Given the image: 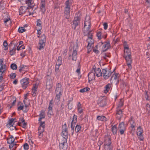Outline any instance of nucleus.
Listing matches in <instances>:
<instances>
[{"label": "nucleus", "instance_id": "c756f323", "mask_svg": "<svg viewBox=\"0 0 150 150\" xmlns=\"http://www.w3.org/2000/svg\"><path fill=\"white\" fill-rule=\"evenodd\" d=\"M130 55H131L130 49L124 50V54L123 56H130Z\"/></svg>", "mask_w": 150, "mask_h": 150}, {"label": "nucleus", "instance_id": "052dcab7", "mask_svg": "<svg viewBox=\"0 0 150 150\" xmlns=\"http://www.w3.org/2000/svg\"><path fill=\"white\" fill-rule=\"evenodd\" d=\"M123 103L122 101L120 100V102H119V104H118V106L117 108H118V109H119L120 108H121L123 105Z\"/></svg>", "mask_w": 150, "mask_h": 150}, {"label": "nucleus", "instance_id": "e2e57ef3", "mask_svg": "<svg viewBox=\"0 0 150 150\" xmlns=\"http://www.w3.org/2000/svg\"><path fill=\"white\" fill-rule=\"evenodd\" d=\"M105 150H112V147L111 146H105Z\"/></svg>", "mask_w": 150, "mask_h": 150}, {"label": "nucleus", "instance_id": "6ab92c4d", "mask_svg": "<svg viewBox=\"0 0 150 150\" xmlns=\"http://www.w3.org/2000/svg\"><path fill=\"white\" fill-rule=\"evenodd\" d=\"M62 134L63 138L67 139L68 135V129H66V128L62 129Z\"/></svg>", "mask_w": 150, "mask_h": 150}, {"label": "nucleus", "instance_id": "7c9ffc66", "mask_svg": "<svg viewBox=\"0 0 150 150\" xmlns=\"http://www.w3.org/2000/svg\"><path fill=\"white\" fill-rule=\"evenodd\" d=\"M62 58L60 56H59L56 62L57 65L60 66L62 64Z\"/></svg>", "mask_w": 150, "mask_h": 150}, {"label": "nucleus", "instance_id": "5701e85b", "mask_svg": "<svg viewBox=\"0 0 150 150\" xmlns=\"http://www.w3.org/2000/svg\"><path fill=\"white\" fill-rule=\"evenodd\" d=\"M107 103L106 100L104 99H103L102 100H100L99 102L98 103V105L100 107H103L105 106Z\"/></svg>", "mask_w": 150, "mask_h": 150}, {"label": "nucleus", "instance_id": "79ce46f5", "mask_svg": "<svg viewBox=\"0 0 150 150\" xmlns=\"http://www.w3.org/2000/svg\"><path fill=\"white\" fill-rule=\"evenodd\" d=\"M19 104H21L22 105H20V106L18 107V110L19 111L21 110H23V104L21 103V102H19L18 103V105H19Z\"/></svg>", "mask_w": 150, "mask_h": 150}, {"label": "nucleus", "instance_id": "774afa93", "mask_svg": "<svg viewBox=\"0 0 150 150\" xmlns=\"http://www.w3.org/2000/svg\"><path fill=\"white\" fill-rule=\"evenodd\" d=\"M103 25L104 26V28L105 30H106L108 27V25L107 23H103Z\"/></svg>", "mask_w": 150, "mask_h": 150}, {"label": "nucleus", "instance_id": "4be33fe9", "mask_svg": "<svg viewBox=\"0 0 150 150\" xmlns=\"http://www.w3.org/2000/svg\"><path fill=\"white\" fill-rule=\"evenodd\" d=\"M88 77L89 81L95 80V73L92 72H89L88 74Z\"/></svg>", "mask_w": 150, "mask_h": 150}, {"label": "nucleus", "instance_id": "69168bd1", "mask_svg": "<svg viewBox=\"0 0 150 150\" xmlns=\"http://www.w3.org/2000/svg\"><path fill=\"white\" fill-rule=\"evenodd\" d=\"M14 119H16V118H11L9 120L8 122V124L9 125H11L12 124V123L14 121Z\"/></svg>", "mask_w": 150, "mask_h": 150}, {"label": "nucleus", "instance_id": "423d86ee", "mask_svg": "<svg viewBox=\"0 0 150 150\" xmlns=\"http://www.w3.org/2000/svg\"><path fill=\"white\" fill-rule=\"evenodd\" d=\"M102 70L103 77L105 79H106L111 75V74L115 71V69L112 72L110 71H108L107 68L102 69Z\"/></svg>", "mask_w": 150, "mask_h": 150}, {"label": "nucleus", "instance_id": "72a5a7b5", "mask_svg": "<svg viewBox=\"0 0 150 150\" xmlns=\"http://www.w3.org/2000/svg\"><path fill=\"white\" fill-rule=\"evenodd\" d=\"M16 48H15V47H14L13 49L10 50L9 51L10 54L11 56L14 55L16 53Z\"/></svg>", "mask_w": 150, "mask_h": 150}, {"label": "nucleus", "instance_id": "9b49d317", "mask_svg": "<svg viewBox=\"0 0 150 150\" xmlns=\"http://www.w3.org/2000/svg\"><path fill=\"white\" fill-rule=\"evenodd\" d=\"M118 129L120 134L121 135L123 134L124 132L126 130V127L124 122H122L119 124Z\"/></svg>", "mask_w": 150, "mask_h": 150}, {"label": "nucleus", "instance_id": "0e129e2a", "mask_svg": "<svg viewBox=\"0 0 150 150\" xmlns=\"http://www.w3.org/2000/svg\"><path fill=\"white\" fill-rule=\"evenodd\" d=\"M137 132H143V130L141 126H139L137 129Z\"/></svg>", "mask_w": 150, "mask_h": 150}, {"label": "nucleus", "instance_id": "6e6d98bb", "mask_svg": "<svg viewBox=\"0 0 150 150\" xmlns=\"http://www.w3.org/2000/svg\"><path fill=\"white\" fill-rule=\"evenodd\" d=\"M101 32L99 31V32H98V33H97V37H98V39H99L100 40H101Z\"/></svg>", "mask_w": 150, "mask_h": 150}, {"label": "nucleus", "instance_id": "5fc2aeb1", "mask_svg": "<svg viewBox=\"0 0 150 150\" xmlns=\"http://www.w3.org/2000/svg\"><path fill=\"white\" fill-rule=\"evenodd\" d=\"M77 121V116L74 115L73 116L72 120V122H76Z\"/></svg>", "mask_w": 150, "mask_h": 150}, {"label": "nucleus", "instance_id": "3c124183", "mask_svg": "<svg viewBox=\"0 0 150 150\" xmlns=\"http://www.w3.org/2000/svg\"><path fill=\"white\" fill-rule=\"evenodd\" d=\"M92 31H90L88 33V38L90 39H92V36H93L92 34Z\"/></svg>", "mask_w": 150, "mask_h": 150}, {"label": "nucleus", "instance_id": "c03bdc74", "mask_svg": "<svg viewBox=\"0 0 150 150\" xmlns=\"http://www.w3.org/2000/svg\"><path fill=\"white\" fill-rule=\"evenodd\" d=\"M55 93H56L55 99L57 100L59 99L62 95L61 93H59V92H57V93L55 92Z\"/></svg>", "mask_w": 150, "mask_h": 150}, {"label": "nucleus", "instance_id": "f704fd0d", "mask_svg": "<svg viewBox=\"0 0 150 150\" xmlns=\"http://www.w3.org/2000/svg\"><path fill=\"white\" fill-rule=\"evenodd\" d=\"M90 88L88 87H85L81 89H80L79 91L81 93H84L86 91H89Z\"/></svg>", "mask_w": 150, "mask_h": 150}, {"label": "nucleus", "instance_id": "37998d69", "mask_svg": "<svg viewBox=\"0 0 150 150\" xmlns=\"http://www.w3.org/2000/svg\"><path fill=\"white\" fill-rule=\"evenodd\" d=\"M25 122V120L23 117H20L19 118V121L18 122V125L19 126H21L22 123H23Z\"/></svg>", "mask_w": 150, "mask_h": 150}, {"label": "nucleus", "instance_id": "dca6fc26", "mask_svg": "<svg viewBox=\"0 0 150 150\" xmlns=\"http://www.w3.org/2000/svg\"><path fill=\"white\" fill-rule=\"evenodd\" d=\"M45 0H41L40 9L42 13L43 14L45 13L46 11V9L45 8Z\"/></svg>", "mask_w": 150, "mask_h": 150}, {"label": "nucleus", "instance_id": "0eeeda50", "mask_svg": "<svg viewBox=\"0 0 150 150\" xmlns=\"http://www.w3.org/2000/svg\"><path fill=\"white\" fill-rule=\"evenodd\" d=\"M119 74L115 73V74H113L111 76L110 81L111 83H115L116 84H117L119 83V76H118Z\"/></svg>", "mask_w": 150, "mask_h": 150}, {"label": "nucleus", "instance_id": "2eb2a0df", "mask_svg": "<svg viewBox=\"0 0 150 150\" xmlns=\"http://www.w3.org/2000/svg\"><path fill=\"white\" fill-rule=\"evenodd\" d=\"M63 143H59V146L61 150H66L67 148V143H66V141L65 140Z\"/></svg>", "mask_w": 150, "mask_h": 150}, {"label": "nucleus", "instance_id": "c85d7f7f", "mask_svg": "<svg viewBox=\"0 0 150 150\" xmlns=\"http://www.w3.org/2000/svg\"><path fill=\"white\" fill-rule=\"evenodd\" d=\"M112 131L113 135H115L117 133V129L116 125L113 126L111 128Z\"/></svg>", "mask_w": 150, "mask_h": 150}, {"label": "nucleus", "instance_id": "f3484780", "mask_svg": "<svg viewBox=\"0 0 150 150\" xmlns=\"http://www.w3.org/2000/svg\"><path fill=\"white\" fill-rule=\"evenodd\" d=\"M105 143L104 145L105 146H111L110 145L111 144V141L110 136H107L105 137Z\"/></svg>", "mask_w": 150, "mask_h": 150}, {"label": "nucleus", "instance_id": "49530a36", "mask_svg": "<svg viewBox=\"0 0 150 150\" xmlns=\"http://www.w3.org/2000/svg\"><path fill=\"white\" fill-rule=\"evenodd\" d=\"M123 46L124 50L129 49L127 42L125 41L123 43Z\"/></svg>", "mask_w": 150, "mask_h": 150}, {"label": "nucleus", "instance_id": "1a4fd4ad", "mask_svg": "<svg viewBox=\"0 0 150 150\" xmlns=\"http://www.w3.org/2000/svg\"><path fill=\"white\" fill-rule=\"evenodd\" d=\"M29 80L28 78H25L21 81L20 82L23 89H25L28 86L29 83Z\"/></svg>", "mask_w": 150, "mask_h": 150}, {"label": "nucleus", "instance_id": "a878e982", "mask_svg": "<svg viewBox=\"0 0 150 150\" xmlns=\"http://www.w3.org/2000/svg\"><path fill=\"white\" fill-rule=\"evenodd\" d=\"M96 119L99 121H106L107 120V118L105 117L103 115L97 116Z\"/></svg>", "mask_w": 150, "mask_h": 150}, {"label": "nucleus", "instance_id": "a18cd8bd", "mask_svg": "<svg viewBox=\"0 0 150 150\" xmlns=\"http://www.w3.org/2000/svg\"><path fill=\"white\" fill-rule=\"evenodd\" d=\"M3 45L4 47H5V48L4 50H7L8 49V44L6 41L5 40L4 41L3 43Z\"/></svg>", "mask_w": 150, "mask_h": 150}, {"label": "nucleus", "instance_id": "473e14b6", "mask_svg": "<svg viewBox=\"0 0 150 150\" xmlns=\"http://www.w3.org/2000/svg\"><path fill=\"white\" fill-rule=\"evenodd\" d=\"M81 127L80 125H76L75 128V131L76 133L79 132L81 130Z\"/></svg>", "mask_w": 150, "mask_h": 150}, {"label": "nucleus", "instance_id": "9d476101", "mask_svg": "<svg viewBox=\"0 0 150 150\" xmlns=\"http://www.w3.org/2000/svg\"><path fill=\"white\" fill-rule=\"evenodd\" d=\"M53 100H51L49 104V107L48 109V115L49 117H51L52 114L53 113L52 107L53 106Z\"/></svg>", "mask_w": 150, "mask_h": 150}, {"label": "nucleus", "instance_id": "bf43d9fd", "mask_svg": "<svg viewBox=\"0 0 150 150\" xmlns=\"http://www.w3.org/2000/svg\"><path fill=\"white\" fill-rule=\"evenodd\" d=\"M24 149L25 150H27L29 149V145L27 143H25L23 146Z\"/></svg>", "mask_w": 150, "mask_h": 150}, {"label": "nucleus", "instance_id": "bb28decb", "mask_svg": "<svg viewBox=\"0 0 150 150\" xmlns=\"http://www.w3.org/2000/svg\"><path fill=\"white\" fill-rule=\"evenodd\" d=\"M9 138L7 139V143L9 144H11L14 142L15 139L13 136L10 135Z\"/></svg>", "mask_w": 150, "mask_h": 150}, {"label": "nucleus", "instance_id": "4468645a", "mask_svg": "<svg viewBox=\"0 0 150 150\" xmlns=\"http://www.w3.org/2000/svg\"><path fill=\"white\" fill-rule=\"evenodd\" d=\"M122 111V110L118 108H117L116 115L117 118L120 121L123 117Z\"/></svg>", "mask_w": 150, "mask_h": 150}, {"label": "nucleus", "instance_id": "6e6552de", "mask_svg": "<svg viewBox=\"0 0 150 150\" xmlns=\"http://www.w3.org/2000/svg\"><path fill=\"white\" fill-rule=\"evenodd\" d=\"M80 18L78 16L74 18L72 24V28L74 30L76 29V27L78 26L80 24Z\"/></svg>", "mask_w": 150, "mask_h": 150}, {"label": "nucleus", "instance_id": "412c9836", "mask_svg": "<svg viewBox=\"0 0 150 150\" xmlns=\"http://www.w3.org/2000/svg\"><path fill=\"white\" fill-rule=\"evenodd\" d=\"M62 85L59 83H58L56 85L55 92H59V93H61L62 91Z\"/></svg>", "mask_w": 150, "mask_h": 150}, {"label": "nucleus", "instance_id": "393cba45", "mask_svg": "<svg viewBox=\"0 0 150 150\" xmlns=\"http://www.w3.org/2000/svg\"><path fill=\"white\" fill-rule=\"evenodd\" d=\"M129 122L131 124V127L132 129L134 128L136 125L135 123L133 120V117H131L130 119L129 120Z\"/></svg>", "mask_w": 150, "mask_h": 150}, {"label": "nucleus", "instance_id": "20e7f679", "mask_svg": "<svg viewBox=\"0 0 150 150\" xmlns=\"http://www.w3.org/2000/svg\"><path fill=\"white\" fill-rule=\"evenodd\" d=\"M41 38H42L39 41L38 46V47L39 50L44 49L46 41V36L45 34H43L41 36Z\"/></svg>", "mask_w": 150, "mask_h": 150}, {"label": "nucleus", "instance_id": "b1692460", "mask_svg": "<svg viewBox=\"0 0 150 150\" xmlns=\"http://www.w3.org/2000/svg\"><path fill=\"white\" fill-rule=\"evenodd\" d=\"M111 83H108L105 86L104 88V92L107 93L109 92L111 87Z\"/></svg>", "mask_w": 150, "mask_h": 150}, {"label": "nucleus", "instance_id": "4d7b16f0", "mask_svg": "<svg viewBox=\"0 0 150 150\" xmlns=\"http://www.w3.org/2000/svg\"><path fill=\"white\" fill-rule=\"evenodd\" d=\"M60 66L57 65L56 64L55 66V72L57 73H59V66Z\"/></svg>", "mask_w": 150, "mask_h": 150}, {"label": "nucleus", "instance_id": "864d4df0", "mask_svg": "<svg viewBox=\"0 0 150 150\" xmlns=\"http://www.w3.org/2000/svg\"><path fill=\"white\" fill-rule=\"evenodd\" d=\"M25 48V47L23 45H22L20 46L19 47V45L17 47V50H20L21 49H23Z\"/></svg>", "mask_w": 150, "mask_h": 150}, {"label": "nucleus", "instance_id": "ddd939ff", "mask_svg": "<svg viewBox=\"0 0 150 150\" xmlns=\"http://www.w3.org/2000/svg\"><path fill=\"white\" fill-rule=\"evenodd\" d=\"M96 67L95 66H93V69L94 70V72L96 74V75L98 77H99L100 76H102V72L100 68H98L96 69V70L95 69Z\"/></svg>", "mask_w": 150, "mask_h": 150}, {"label": "nucleus", "instance_id": "338daca9", "mask_svg": "<svg viewBox=\"0 0 150 150\" xmlns=\"http://www.w3.org/2000/svg\"><path fill=\"white\" fill-rule=\"evenodd\" d=\"M88 42L89 43V44H91V45H93V44L94 43V41L93 39H90V40L89 41L88 40Z\"/></svg>", "mask_w": 150, "mask_h": 150}, {"label": "nucleus", "instance_id": "a19ab883", "mask_svg": "<svg viewBox=\"0 0 150 150\" xmlns=\"http://www.w3.org/2000/svg\"><path fill=\"white\" fill-rule=\"evenodd\" d=\"M16 75L15 73H12L9 75L11 79H13L16 77Z\"/></svg>", "mask_w": 150, "mask_h": 150}, {"label": "nucleus", "instance_id": "f257e3e1", "mask_svg": "<svg viewBox=\"0 0 150 150\" xmlns=\"http://www.w3.org/2000/svg\"><path fill=\"white\" fill-rule=\"evenodd\" d=\"M78 49V46L77 44H74V43H71V49H70L69 52V59H70V57L71 56L72 60L76 61L77 58Z\"/></svg>", "mask_w": 150, "mask_h": 150}, {"label": "nucleus", "instance_id": "f8f14e48", "mask_svg": "<svg viewBox=\"0 0 150 150\" xmlns=\"http://www.w3.org/2000/svg\"><path fill=\"white\" fill-rule=\"evenodd\" d=\"M110 48V45L109 41L106 42L102 47V50L101 54L104 52L106 51L108 49Z\"/></svg>", "mask_w": 150, "mask_h": 150}, {"label": "nucleus", "instance_id": "680f3d73", "mask_svg": "<svg viewBox=\"0 0 150 150\" xmlns=\"http://www.w3.org/2000/svg\"><path fill=\"white\" fill-rule=\"evenodd\" d=\"M5 71V70H4L2 72V73H0V83L2 82V80L3 79L2 74Z\"/></svg>", "mask_w": 150, "mask_h": 150}, {"label": "nucleus", "instance_id": "de8ad7c7", "mask_svg": "<svg viewBox=\"0 0 150 150\" xmlns=\"http://www.w3.org/2000/svg\"><path fill=\"white\" fill-rule=\"evenodd\" d=\"M25 3L26 4H30L35 5V4L34 3V1H33V0H26L25 1Z\"/></svg>", "mask_w": 150, "mask_h": 150}, {"label": "nucleus", "instance_id": "c9c22d12", "mask_svg": "<svg viewBox=\"0 0 150 150\" xmlns=\"http://www.w3.org/2000/svg\"><path fill=\"white\" fill-rule=\"evenodd\" d=\"M45 128V125H43V127L39 126L38 128V132L43 133L44 131V128Z\"/></svg>", "mask_w": 150, "mask_h": 150}, {"label": "nucleus", "instance_id": "58836bf2", "mask_svg": "<svg viewBox=\"0 0 150 150\" xmlns=\"http://www.w3.org/2000/svg\"><path fill=\"white\" fill-rule=\"evenodd\" d=\"M93 45H91V44H89V43H88V45L87 47V48L88 50V53H89V51H90L93 48Z\"/></svg>", "mask_w": 150, "mask_h": 150}, {"label": "nucleus", "instance_id": "cd10ccee", "mask_svg": "<svg viewBox=\"0 0 150 150\" xmlns=\"http://www.w3.org/2000/svg\"><path fill=\"white\" fill-rule=\"evenodd\" d=\"M127 61V64L128 63H132V59L131 55L123 56Z\"/></svg>", "mask_w": 150, "mask_h": 150}, {"label": "nucleus", "instance_id": "39448f33", "mask_svg": "<svg viewBox=\"0 0 150 150\" xmlns=\"http://www.w3.org/2000/svg\"><path fill=\"white\" fill-rule=\"evenodd\" d=\"M28 4V7L25 6H21L20 7L19 9V15L24 14L28 9L29 8H32L33 9L35 6L34 5H33L29 4Z\"/></svg>", "mask_w": 150, "mask_h": 150}, {"label": "nucleus", "instance_id": "4c0bfd02", "mask_svg": "<svg viewBox=\"0 0 150 150\" xmlns=\"http://www.w3.org/2000/svg\"><path fill=\"white\" fill-rule=\"evenodd\" d=\"M104 55L103 56V59L105 60H106L107 59L106 57H110V53L107 52V53H105L104 54Z\"/></svg>", "mask_w": 150, "mask_h": 150}, {"label": "nucleus", "instance_id": "2f4dec72", "mask_svg": "<svg viewBox=\"0 0 150 150\" xmlns=\"http://www.w3.org/2000/svg\"><path fill=\"white\" fill-rule=\"evenodd\" d=\"M143 132H137V135L140 141H143L144 139Z\"/></svg>", "mask_w": 150, "mask_h": 150}, {"label": "nucleus", "instance_id": "8fccbe9b", "mask_svg": "<svg viewBox=\"0 0 150 150\" xmlns=\"http://www.w3.org/2000/svg\"><path fill=\"white\" fill-rule=\"evenodd\" d=\"M18 32L20 33H22L26 31V30L23 28L22 27H19L18 30Z\"/></svg>", "mask_w": 150, "mask_h": 150}, {"label": "nucleus", "instance_id": "13d9d810", "mask_svg": "<svg viewBox=\"0 0 150 150\" xmlns=\"http://www.w3.org/2000/svg\"><path fill=\"white\" fill-rule=\"evenodd\" d=\"M23 101L25 105V109L24 110H23V111L24 112H26L28 110V109H27V108L28 107V105L25 104V100H24Z\"/></svg>", "mask_w": 150, "mask_h": 150}, {"label": "nucleus", "instance_id": "a211bd4d", "mask_svg": "<svg viewBox=\"0 0 150 150\" xmlns=\"http://www.w3.org/2000/svg\"><path fill=\"white\" fill-rule=\"evenodd\" d=\"M46 89L50 91L53 86V84L52 81L48 80L46 83Z\"/></svg>", "mask_w": 150, "mask_h": 150}, {"label": "nucleus", "instance_id": "ea45409f", "mask_svg": "<svg viewBox=\"0 0 150 150\" xmlns=\"http://www.w3.org/2000/svg\"><path fill=\"white\" fill-rule=\"evenodd\" d=\"M11 69L13 70H16L17 68V65L14 63L12 64L10 66Z\"/></svg>", "mask_w": 150, "mask_h": 150}, {"label": "nucleus", "instance_id": "e433bc0d", "mask_svg": "<svg viewBox=\"0 0 150 150\" xmlns=\"http://www.w3.org/2000/svg\"><path fill=\"white\" fill-rule=\"evenodd\" d=\"M27 66L24 65H21L19 67V71L21 72L23 71H24V69L25 67H26Z\"/></svg>", "mask_w": 150, "mask_h": 150}, {"label": "nucleus", "instance_id": "7ed1b4c3", "mask_svg": "<svg viewBox=\"0 0 150 150\" xmlns=\"http://www.w3.org/2000/svg\"><path fill=\"white\" fill-rule=\"evenodd\" d=\"M90 20V17L86 16L85 21L84 23L83 29V33L85 35H86L89 31V30L91 28V23L89 21Z\"/></svg>", "mask_w": 150, "mask_h": 150}, {"label": "nucleus", "instance_id": "09e8293b", "mask_svg": "<svg viewBox=\"0 0 150 150\" xmlns=\"http://www.w3.org/2000/svg\"><path fill=\"white\" fill-rule=\"evenodd\" d=\"M39 116L40 117H42V118H44L45 117L44 112L41 111L40 113Z\"/></svg>", "mask_w": 150, "mask_h": 150}, {"label": "nucleus", "instance_id": "f03ea898", "mask_svg": "<svg viewBox=\"0 0 150 150\" xmlns=\"http://www.w3.org/2000/svg\"><path fill=\"white\" fill-rule=\"evenodd\" d=\"M65 7L64 8V18L63 21V22L64 21L65 18L68 20L70 17L71 4L69 1V0H68L66 1L65 3Z\"/></svg>", "mask_w": 150, "mask_h": 150}, {"label": "nucleus", "instance_id": "603ef678", "mask_svg": "<svg viewBox=\"0 0 150 150\" xmlns=\"http://www.w3.org/2000/svg\"><path fill=\"white\" fill-rule=\"evenodd\" d=\"M37 26H39L41 28H42L41 21L40 19H38L37 20Z\"/></svg>", "mask_w": 150, "mask_h": 150}, {"label": "nucleus", "instance_id": "aec40b11", "mask_svg": "<svg viewBox=\"0 0 150 150\" xmlns=\"http://www.w3.org/2000/svg\"><path fill=\"white\" fill-rule=\"evenodd\" d=\"M38 85L36 84H34L32 88V94L33 96H36V91H37Z\"/></svg>", "mask_w": 150, "mask_h": 150}]
</instances>
